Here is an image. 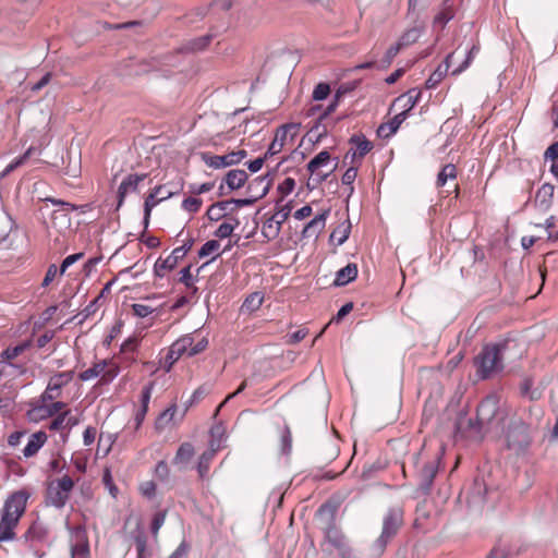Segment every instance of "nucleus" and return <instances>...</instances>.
Returning <instances> with one entry per match:
<instances>
[{
  "instance_id": "f257e3e1",
  "label": "nucleus",
  "mask_w": 558,
  "mask_h": 558,
  "mask_svg": "<svg viewBox=\"0 0 558 558\" xmlns=\"http://www.w3.org/2000/svg\"><path fill=\"white\" fill-rule=\"evenodd\" d=\"M31 492L27 488L13 492L8 496L1 510L0 542L15 538V527L25 513Z\"/></svg>"
},
{
  "instance_id": "f03ea898",
  "label": "nucleus",
  "mask_w": 558,
  "mask_h": 558,
  "mask_svg": "<svg viewBox=\"0 0 558 558\" xmlns=\"http://www.w3.org/2000/svg\"><path fill=\"white\" fill-rule=\"evenodd\" d=\"M317 514L324 519L323 530L326 541L337 549L340 558H356L345 535L337 526V505L330 501L324 502L318 508Z\"/></svg>"
},
{
  "instance_id": "7ed1b4c3",
  "label": "nucleus",
  "mask_w": 558,
  "mask_h": 558,
  "mask_svg": "<svg viewBox=\"0 0 558 558\" xmlns=\"http://www.w3.org/2000/svg\"><path fill=\"white\" fill-rule=\"evenodd\" d=\"M441 460V452L437 450L430 453L422 449L412 458L414 468V477L417 484V490L422 495H428L432 492L434 480L438 473Z\"/></svg>"
},
{
  "instance_id": "20e7f679",
  "label": "nucleus",
  "mask_w": 558,
  "mask_h": 558,
  "mask_svg": "<svg viewBox=\"0 0 558 558\" xmlns=\"http://www.w3.org/2000/svg\"><path fill=\"white\" fill-rule=\"evenodd\" d=\"M508 347V341L485 344L474 357L476 375L481 379H488L494 374L502 371V353Z\"/></svg>"
},
{
  "instance_id": "39448f33",
  "label": "nucleus",
  "mask_w": 558,
  "mask_h": 558,
  "mask_svg": "<svg viewBox=\"0 0 558 558\" xmlns=\"http://www.w3.org/2000/svg\"><path fill=\"white\" fill-rule=\"evenodd\" d=\"M404 512L401 507H391L383 518V527L380 535L372 545V553L375 557L384 555L388 544L398 535L404 524Z\"/></svg>"
},
{
  "instance_id": "423d86ee",
  "label": "nucleus",
  "mask_w": 558,
  "mask_h": 558,
  "mask_svg": "<svg viewBox=\"0 0 558 558\" xmlns=\"http://www.w3.org/2000/svg\"><path fill=\"white\" fill-rule=\"evenodd\" d=\"M507 449L520 454L532 444L531 426L521 417L512 418L505 430Z\"/></svg>"
},
{
  "instance_id": "0eeeda50",
  "label": "nucleus",
  "mask_w": 558,
  "mask_h": 558,
  "mask_svg": "<svg viewBox=\"0 0 558 558\" xmlns=\"http://www.w3.org/2000/svg\"><path fill=\"white\" fill-rule=\"evenodd\" d=\"M74 488V481L69 475L50 482L46 490V504L61 509L65 506L70 498V494Z\"/></svg>"
},
{
  "instance_id": "6e6552de",
  "label": "nucleus",
  "mask_w": 558,
  "mask_h": 558,
  "mask_svg": "<svg viewBox=\"0 0 558 558\" xmlns=\"http://www.w3.org/2000/svg\"><path fill=\"white\" fill-rule=\"evenodd\" d=\"M194 239L190 238L183 245L175 247L172 253L166 257H159L154 265V274L157 277L162 278L167 271L173 270L179 260L185 257V255L192 250Z\"/></svg>"
},
{
  "instance_id": "1a4fd4ad",
  "label": "nucleus",
  "mask_w": 558,
  "mask_h": 558,
  "mask_svg": "<svg viewBox=\"0 0 558 558\" xmlns=\"http://www.w3.org/2000/svg\"><path fill=\"white\" fill-rule=\"evenodd\" d=\"M299 123H287L276 130L275 137L266 151V157L278 155L284 147L288 136L291 141L298 135Z\"/></svg>"
},
{
  "instance_id": "9d476101",
  "label": "nucleus",
  "mask_w": 558,
  "mask_h": 558,
  "mask_svg": "<svg viewBox=\"0 0 558 558\" xmlns=\"http://www.w3.org/2000/svg\"><path fill=\"white\" fill-rule=\"evenodd\" d=\"M493 490L488 487L484 477H475L470 487L465 490L466 502L470 507H482L486 500L487 495Z\"/></svg>"
},
{
  "instance_id": "9b49d317",
  "label": "nucleus",
  "mask_w": 558,
  "mask_h": 558,
  "mask_svg": "<svg viewBox=\"0 0 558 558\" xmlns=\"http://www.w3.org/2000/svg\"><path fill=\"white\" fill-rule=\"evenodd\" d=\"M73 375V371L61 372L53 375L50 378L46 390L40 396V401H43L44 403L51 402L58 397H60L62 387L72 380Z\"/></svg>"
},
{
  "instance_id": "f8f14e48",
  "label": "nucleus",
  "mask_w": 558,
  "mask_h": 558,
  "mask_svg": "<svg viewBox=\"0 0 558 558\" xmlns=\"http://www.w3.org/2000/svg\"><path fill=\"white\" fill-rule=\"evenodd\" d=\"M246 150L240 149L236 151H231L230 154L223 156L202 153L201 158L208 167L214 169H220L239 163L242 159L246 157Z\"/></svg>"
},
{
  "instance_id": "ddd939ff",
  "label": "nucleus",
  "mask_w": 558,
  "mask_h": 558,
  "mask_svg": "<svg viewBox=\"0 0 558 558\" xmlns=\"http://www.w3.org/2000/svg\"><path fill=\"white\" fill-rule=\"evenodd\" d=\"M39 402V404L33 405L32 409L26 412V417L29 422L37 423L48 417H52L66 407L62 401H56L51 404H48V402L44 403L40 400Z\"/></svg>"
},
{
  "instance_id": "4468645a",
  "label": "nucleus",
  "mask_w": 558,
  "mask_h": 558,
  "mask_svg": "<svg viewBox=\"0 0 558 558\" xmlns=\"http://www.w3.org/2000/svg\"><path fill=\"white\" fill-rule=\"evenodd\" d=\"M349 143L352 147L345 154V159L350 158L351 163H354L356 158H364L374 147L373 143L362 133L352 135Z\"/></svg>"
},
{
  "instance_id": "2eb2a0df",
  "label": "nucleus",
  "mask_w": 558,
  "mask_h": 558,
  "mask_svg": "<svg viewBox=\"0 0 558 558\" xmlns=\"http://www.w3.org/2000/svg\"><path fill=\"white\" fill-rule=\"evenodd\" d=\"M337 107H326V110L319 114L310 132L316 133L317 138L326 136L330 129H332L343 117L336 119L331 118Z\"/></svg>"
},
{
  "instance_id": "dca6fc26",
  "label": "nucleus",
  "mask_w": 558,
  "mask_h": 558,
  "mask_svg": "<svg viewBox=\"0 0 558 558\" xmlns=\"http://www.w3.org/2000/svg\"><path fill=\"white\" fill-rule=\"evenodd\" d=\"M49 535L48 526L39 519H36L32 522L28 529L23 534L22 538L26 544H29L31 547L45 543Z\"/></svg>"
},
{
  "instance_id": "f3484780",
  "label": "nucleus",
  "mask_w": 558,
  "mask_h": 558,
  "mask_svg": "<svg viewBox=\"0 0 558 558\" xmlns=\"http://www.w3.org/2000/svg\"><path fill=\"white\" fill-rule=\"evenodd\" d=\"M499 409V401L495 396L484 398L476 409V416L480 424L488 425L496 416Z\"/></svg>"
},
{
  "instance_id": "a211bd4d",
  "label": "nucleus",
  "mask_w": 558,
  "mask_h": 558,
  "mask_svg": "<svg viewBox=\"0 0 558 558\" xmlns=\"http://www.w3.org/2000/svg\"><path fill=\"white\" fill-rule=\"evenodd\" d=\"M412 108L413 107H409L407 110H404L400 113H397L395 117L389 119L387 122H383L377 128V131H376L377 136L380 138L391 137L398 131V129L400 128L402 122L407 119V117Z\"/></svg>"
},
{
  "instance_id": "6ab92c4d",
  "label": "nucleus",
  "mask_w": 558,
  "mask_h": 558,
  "mask_svg": "<svg viewBox=\"0 0 558 558\" xmlns=\"http://www.w3.org/2000/svg\"><path fill=\"white\" fill-rule=\"evenodd\" d=\"M271 185L272 175L267 173L266 175L255 178L251 181L247 185V193L250 194V197H253L256 202L267 195Z\"/></svg>"
},
{
  "instance_id": "aec40b11",
  "label": "nucleus",
  "mask_w": 558,
  "mask_h": 558,
  "mask_svg": "<svg viewBox=\"0 0 558 558\" xmlns=\"http://www.w3.org/2000/svg\"><path fill=\"white\" fill-rule=\"evenodd\" d=\"M466 425H463V421L460 420L458 423V429L464 434L465 437L481 441L485 436V426L486 424H480L477 416L475 418L465 420Z\"/></svg>"
},
{
  "instance_id": "412c9836",
  "label": "nucleus",
  "mask_w": 558,
  "mask_h": 558,
  "mask_svg": "<svg viewBox=\"0 0 558 558\" xmlns=\"http://www.w3.org/2000/svg\"><path fill=\"white\" fill-rule=\"evenodd\" d=\"M145 178H146V174H129L121 182V184L119 185L118 195H117V197H118L117 209H119L122 206L126 194L130 191H132V192L136 191L138 183L142 182Z\"/></svg>"
},
{
  "instance_id": "4be33fe9",
  "label": "nucleus",
  "mask_w": 558,
  "mask_h": 558,
  "mask_svg": "<svg viewBox=\"0 0 558 558\" xmlns=\"http://www.w3.org/2000/svg\"><path fill=\"white\" fill-rule=\"evenodd\" d=\"M329 213L330 210L326 209L322 214L315 216L310 222H307L302 231L303 238H317L320 234V232L325 229L326 219Z\"/></svg>"
},
{
  "instance_id": "5701e85b",
  "label": "nucleus",
  "mask_w": 558,
  "mask_h": 558,
  "mask_svg": "<svg viewBox=\"0 0 558 558\" xmlns=\"http://www.w3.org/2000/svg\"><path fill=\"white\" fill-rule=\"evenodd\" d=\"M48 436L44 430H38L31 435L27 445L23 449L25 458H32L38 453L40 448L47 442Z\"/></svg>"
},
{
  "instance_id": "b1692460",
  "label": "nucleus",
  "mask_w": 558,
  "mask_h": 558,
  "mask_svg": "<svg viewBox=\"0 0 558 558\" xmlns=\"http://www.w3.org/2000/svg\"><path fill=\"white\" fill-rule=\"evenodd\" d=\"M248 175L245 170L233 169L226 173L223 182L229 191L239 190L247 182Z\"/></svg>"
},
{
  "instance_id": "393cba45",
  "label": "nucleus",
  "mask_w": 558,
  "mask_h": 558,
  "mask_svg": "<svg viewBox=\"0 0 558 558\" xmlns=\"http://www.w3.org/2000/svg\"><path fill=\"white\" fill-rule=\"evenodd\" d=\"M234 210L235 207H231V202H229V199L220 201L208 207L206 216L210 221H219L227 216L228 211Z\"/></svg>"
},
{
  "instance_id": "a878e982",
  "label": "nucleus",
  "mask_w": 558,
  "mask_h": 558,
  "mask_svg": "<svg viewBox=\"0 0 558 558\" xmlns=\"http://www.w3.org/2000/svg\"><path fill=\"white\" fill-rule=\"evenodd\" d=\"M44 143H40L39 146H31L26 149V151L20 156L19 158L14 159L12 162H10L7 168L4 169L2 175H7L10 172L14 171L19 167L23 166L31 157L34 155H40L43 151Z\"/></svg>"
},
{
  "instance_id": "bb28decb",
  "label": "nucleus",
  "mask_w": 558,
  "mask_h": 558,
  "mask_svg": "<svg viewBox=\"0 0 558 558\" xmlns=\"http://www.w3.org/2000/svg\"><path fill=\"white\" fill-rule=\"evenodd\" d=\"M357 276V266L354 263H349L345 267L341 268L336 274L333 284L337 287H343L349 282L353 281Z\"/></svg>"
},
{
  "instance_id": "cd10ccee",
  "label": "nucleus",
  "mask_w": 558,
  "mask_h": 558,
  "mask_svg": "<svg viewBox=\"0 0 558 558\" xmlns=\"http://www.w3.org/2000/svg\"><path fill=\"white\" fill-rule=\"evenodd\" d=\"M214 441L210 442V448L204 451L197 463V472L201 478H205L210 468L211 460L214 459L217 448H214Z\"/></svg>"
},
{
  "instance_id": "c85d7f7f",
  "label": "nucleus",
  "mask_w": 558,
  "mask_h": 558,
  "mask_svg": "<svg viewBox=\"0 0 558 558\" xmlns=\"http://www.w3.org/2000/svg\"><path fill=\"white\" fill-rule=\"evenodd\" d=\"M351 232V222L349 219L338 225L330 233V242H336L337 245H342L349 238Z\"/></svg>"
},
{
  "instance_id": "c756f323",
  "label": "nucleus",
  "mask_w": 558,
  "mask_h": 558,
  "mask_svg": "<svg viewBox=\"0 0 558 558\" xmlns=\"http://www.w3.org/2000/svg\"><path fill=\"white\" fill-rule=\"evenodd\" d=\"M213 36L207 34L197 38L189 40L182 48L184 52H198L203 51L210 44Z\"/></svg>"
},
{
  "instance_id": "7c9ffc66",
  "label": "nucleus",
  "mask_w": 558,
  "mask_h": 558,
  "mask_svg": "<svg viewBox=\"0 0 558 558\" xmlns=\"http://www.w3.org/2000/svg\"><path fill=\"white\" fill-rule=\"evenodd\" d=\"M109 364H110V361H108V360L99 361V362L95 363L92 367L80 373L78 378L82 381H86L92 378L98 377L107 368V366H109Z\"/></svg>"
},
{
  "instance_id": "2f4dec72",
  "label": "nucleus",
  "mask_w": 558,
  "mask_h": 558,
  "mask_svg": "<svg viewBox=\"0 0 558 558\" xmlns=\"http://www.w3.org/2000/svg\"><path fill=\"white\" fill-rule=\"evenodd\" d=\"M359 84V80L340 84L335 92L333 101L330 105H337L338 102L342 101L347 95L353 93L356 89Z\"/></svg>"
},
{
  "instance_id": "473e14b6",
  "label": "nucleus",
  "mask_w": 558,
  "mask_h": 558,
  "mask_svg": "<svg viewBox=\"0 0 558 558\" xmlns=\"http://www.w3.org/2000/svg\"><path fill=\"white\" fill-rule=\"evenodd\" d=\"M31 344H32L31 340H26V341H23L22 343H19L15 347H9L1 352V359L4 362L10 363L12 360H14L20 354H22L24 351H26L31 347Z\"/></svg>"
},
{
  "instance_id": "72a5a7b5",
  "label": "nucleus",
  "mask_w": 558,
  "mask_h": 558,
  "mask_svg": "<svg viewBox=\"0 0 558 558\" xmlns=\"http://www.w3.org/2000/svg\"><path fill=\"white\" fill-rule=\"evenodd\" d=\"M195 453L194 446L191 442H183L180 445L177 450L175 457L173 459L174 464H181L189 462Z\"/></svg>"
},
{
  "instance_id": "f704fd0d",
  "label": "nucleus",
  "mask_w": 558,
  "mask_h": 558,
  "mask_svg": "<svg viewBox=\"0 0 558 558\" xmlns=\"http://www.w3.org/2000/svg\"><path fill=\"white\" fill-rule=\"evenodd\" d=\"M281 231V225L276 221L272 217L267 219L263 223L262 234L267 239V241H271L276 239Z\"/></svg>"
},
{
  "instance_id": "c9c22d12",
  "label": "nucleus",
  "mask_w": 558,
  "mask_h": 558,
  "mask_svg": "<svg viewBox=\"0 0 558 558\" xmlns=\"http://www.w3.org/2000/svg\"><path fill=\"white\" fill-rule=\"evenodd\" d=\"M292 450V435L290 427L287 423L280 429V452L281 454L289 456Z\"/></svg>"
},
{
  "instance_id": "e433bc0d",
  "label": "nucleus",
  "mask_w": 558,
  "mask_h": 558,
  "mask_svg": "<svg viewBox=\"0 0 558 558\" xmlns=\"http://www.w3.org/2000/svg\"><path fill=\"white\" fill-rule=\"evenodd\" d=\"M162 190V186L159 185V186H156L145 198V202H144V209L145 210H149L151 211L153 208L159 203L161 202L162 199H166V198H169L170 196H172V193L171 192H168L166 195L161 196L158 198V195H159V192Z\"/></svg>"
},
{
  "instance_id": "4c0bfd02",
  "label": "nucleus",
  "mask_w": 558,
  "mask_h": 558,
  "mask_svg": "<svg viewBox=\"0 0 558 558\" xmlns=\"http://www.w3.org/2000/svg\"><path fill=\"white\" fill-rule=\"evenodd\" d=\"M533 379L531 377H524L520 384V395L522 397L529 398L531 401H536L541 398V392L538 390H532Z\"/></svg>"
},
{
  "instance_id": "58836bf2",
  "label": "nucleus",
  "mask_w": 558,
  "mask_h": 558,
  "mask_svg": "<svg viewBox=\"0 0 558 558\" xmlns=\"http://www.w3.org/2000/svg\"><path fill=\"white\" fill-rule=\"evenodd\" d=\"M330 159V154L327 150H323L307 163V170L311 172V174H314L320 167L327 165Z\"/></svg>"
},
{
  "instance_id": "ea45409f",
  "label": "nucleus",
  "mask_w": 558,
  "mask_h": 558,
  "mask_svg": "<svg viewBox=\"0 0 558 558\" xmlns=\"http://www.w3.org/2000/svg\"><path fill=\"white\" fill-rule=\"evenodd\" d=\"M422 29L420 27H412L405 31L398 39L399 46L402 48L411 46L416 43L421 37Z\"/></svg>"
},
{
  "instance_id": "a19ab883",
  "label": "nucleus",
  "mask_w": 558,
  "mask_h": 558,
  "mask_svg": "<svg viewBox=\"0 0 558 558\" xmlns=\"http://www.w3.org/2000/svg\"><path fill=\"white\" fill-rule=\"evenodd\" d=\"M232 222H223L221 223L217 230L214 232V235L219 239L228 238L232 234L234 229L240 225V221L238 218H230Z\"/></svg>"
},
{
  "instance_id": "79ce46f5",
  "label": "nucleus",
  "mask_w": 558,
  "mask_h": 558,
  "mask_svg": "<svg viewBox=\"0 0 558 558\" xmlns=\"http://www.w3.org/2000/svg\"><path fill=\"white\" fill-rule=\"evenodd\" d=\"M457 178V168L453 163H448L442 167L437 175V185L444 186L448 179L454 180Z\"/></svg>"
},
{
  "instance_id": "37998d69",
  "label": "nucleus",
  "mask_w": 558,
  "mask_h": 558,
  "mask_svg": "<svg viewBox=\"0 0 558 558\" xmlns=\"http://www.w3.org/2000/svg\"><path fill=\"white\" fill-rule=\"evenodd\" d=\"M177 412V404H171L169 408H167L156 420V428L157 429H163L167 424H169Z\"/></svg>"
},
{
  "instance_id": "c03bdc74",
  "label": "nucleus",
  "mask_w": 558,
  "mask_h": 558,
  "mask_svg": "<svg viewBox=\"0 0 558 558\" xmlns=\"http://www.w3.org/2000/svg\"><path fill=\"white\" fill-rule=\"evenodd\" d=\"M175 344H171L167 355L165 356L162 367L168 373L171 371L173 364L184 355L181 351L175 350Z\"/></svg>"
},
{
  "instance_id": "a18cd8bd",
  "label": "nucleus",
  "mask_w": 558,
  "mask_h": 558,
  "mask_svg": "<svg viewBox=\"0 0 558 558\" xmlns=\"http://www.w3.org/2000/svg\"><path fill=\"white\" fill-rule=\"evenodd\" d=\"M192 265H187L180 271L179 282L183 283L187 289L191 290L192 294L197 292V287L194 284V279L191 274Z\"/></svg>"
},
{
  "instance_id": "49530a36",
  "label": "nucleus",
  "mask_w": 558,
  "mask_h": 558,
  "mask_svg": "<svg viewBox=\"0 0 558 558\" xmlns=\"http://www.w3.org/2000/svg\"><path fill=\"white\" fill-rule=\"evenodd\" d=\"M330 92H331L330 85L326 82H320L314 87V90L312 94V99L314 101H323V100L327 99Z\"/></svg>"
},
{
  "instance_id": "de8ad7c7",
  "label": "nucleus",
  "mask_w": 558,
  "mask_h": 558,
  "mask_svg": "<svg viewBox=\"0 0 558 558\" xmlns=\"http://www.w3.org/2000/svg\"><path fill=\"white\" fill-rule=\"evenodd\" d=\"M294 186H295V181H294V179H292V178H286V179L283 180V182H282V183H280V184L278 185V187H277V192L280 194V198H279V201L277 202V204H278V203H280V202H282V201H283V198L294 190Z\"/></svg>"
},
{
  "instance_id": "09e8293b",
  "label": "nucleus",
  "mask_w": 558,
  "mask_h": 558,
  "mask_svg": "<svg viewBox=\"0 0 558 558\" xmlns=\"http://www.w3.org/2000/svg\"><path fill=\"white\" fill-rule=\"evenodd\" d=\"M71 413V410L59 412V414L50 422L48 428L50 430H60L65 428V418Z\"/></svg>"
},
{
  "instance_id": "8fccbe9b",
  "label": "nucleus",
  "mask_w": 558,
  "mask_h": 558,
  "mask_svg": "<svg viewBox=\"0 0 558 558\" xmlns=\"http://www.w3.org/2000/svg\"><path fill=\"white\" fill-rule=\"evenodd\" d=\"M193 342V338L186 335L174 341L173 344H175V350L181 351L183 354L189 356V351L192 349Z\"/></svg>"
},
{
  "instance_id": "3c124183",
  "label": "nucleus",
  "mask_w": 558,
  "mask_h": 558,
  "mask_svg": "<svg viewBox=\"0 0 558 558\" xmlns=\"http://www.w3.org/2000/svg\"><path fill=\"white\" fill-rule=\"evenodd\" d=\"M203 201L197 197H187L182 202V208L191 214L197 213L202 207Z\"/></svg>"
},
{
  "instance_id": "603ef678",
  "label": "nucleus",
  "mask_w": 558,
  "mask_h": 558,
  "mask_svg": "<svg viewBox=\"0 0 558 558\" xmlns=\"http://www.w3.org/2000/svg\"><path fill=\"white\" fill-rule=\"evenodd\" d=\"M220 247V243L217 240H209L207 241L198 251V257L203 258L206 257L216 251H218Z\"/></svg>"
},
{
  "instance_id": "864d4df0",
  "label": "nucleus",
  "mask_w": 558,
  "mask_h": 558,
  "mask_svg": "<svg viewBox=\"0 0 558 558\" xmlns=\"http://www.w3.org/2000/svg\"><path fill=\"white\" fill-rule=\"evenodd\" d=\"M291 210H292V205L290 202L286 205L280 206L277 209V211L275 213V215L272 216V218L282 226V223L289 218Z\"/></svg>"
},
{
  "instance_id": "5fc2aeb1",
  "label": "nucleus",
  "mask_w": 558,
  "mask_h": 558,
  "mask_svg": "<svg viewBox=\"0 0 558 558\" xmlns=\"http://www.w3.org/2000/svg\"><path fill=\"white\" fill-rule=\"evenodd\" d=\"M263 300H264L263 295L255 292L245 299L243 306H245L246 308H248L251 311H255V310L259 308V306L263 303Z\"/></svg>"
},
{
  "instance_id": "6e6d98bb",
  "label": "nucleus",
  "mask_w": 558,
  "mask_h": 558,
  "mask_svg": "<svg viewBox=\"0 0 558 558\" xmlns=\"http://www.w3.org/2000/svg\"><path fill=\"white\" fill-rule=\"evenodd\" d=\"M420 96H421V90L412 88L405 95H402V96L396 98L393 100L392 105H395L396 101L403 100V99L405 100L404 105H415L420 100Z\"/></svg>"
},
{
  "instance_id": "4d7b16f0",
  "label": "nucleus",
  "mask_w": 558,
  "mask_h": 558,
  "mask_svg": "<svg viewBox=\"0 0 558 558\" xmlns=\"http://www.w3.org/2000/svg\"><path fill=\"white\" fill-rule=\"evenodd\" d=\"M480 48L477 46H472V48L468 51L465 60L462 62V64L452 71L453 75L460 74L462 71H464L470 63L472 62L474 56L478 52Z\"/></svg>"
},
{
  "instance_id": "13d9d810",
  "label": "nucleus",
  "mask_w": 558,
  "mask_h": 558,
  "mask_svg": "<svg viewBox=\"0 0 558 558\" xmlns=\"http://www.w3.org/2000/svg\"><path fill=\"white\" fill-rule=\"evenodd\" d=\"M357 175V167H350L342 175V184L350 186V194L353 192V182Z\"/></svg>"
},
{
  "instance_id": "bf43d9fd",
  "label": "nucleus",
  "mask_w": 558,
  "mask_h": 558,
  "mask_svg": "<svg viewBox=\"0 0 558 558\" xmlns=\"http://www.w3.org/2000/svg\"><path fill=\"white\" fill-rule=\"evenodd\" d=\"M135 545L137 550V558H145L147 549V536L144 533H140L135 536Z\"/></svg>"
},
{
  "instance_id": "052dcab7",
  "label": "nucleus",
  "mask_w": 558,
  "mask_h": 558,
  "mask_svg": "<svg viewBox=\"0 0 558 558\" xmlns=\"http://www.w3.org/2000/svg\"><path fill=\"white\" fill-rule=\"evenodd\" d=\"M119 374V367L110 362L109 366L101 373V383H110Z\"/></svg>"
},
{
  "instance_id": "680f3d73",
  "label": "nucleus",
  "mask_w": 558,
  "mask_h": 558,
  "mask_svg": "<svg viewBox=\"0 0 558 558\" xmlns=\"http://www.w3.org/2000/svg\"><path fill=\"white\" fill-rule=\"evenodd\" d=\"M153 389H154V381H150L143 388L142 393H141V409L148 411V403H149V400L151 397Z\"/></svg>"
},
{
  "instance_id": "e2e57ef3",
  "label": "nucleus",
  "mask_w": 558,
  "mask_h": 558,
  "mask_svg": "<svg viewBox=\"0 0 558 558\" xmlns=\"http://www.w3.org/2000/svg\"><path fill=\"white\" fill-rule=\"evenodd\" d=\"M554 195V185L546 183L536 193V198H543L542 203L547 202Z\"/></svg>"
},
{
  "instance_id": "0e129e2a",
  "label": "nucleus",
  "mask_w": 558,
  "mask_h": 558,
  "mask_svg": "<svg viewBox=\"0 0 558 558\" xmlns=\"http://www.w3.org/2000/svg\"><path fill=\"white\" fill-rule=\"evenodd\" d=\"M165 519H166L165 511H159V512L155 513L153 521H151V526H150L151 533L154 536H157L159 529L161 527V525L165 522Z\"/></svg>"
},
{
  "instance_id": "69168bd1",
  "label": "nucleus",
  "mask_w": 558,
  "mask_h": 558,
  "mask_svg": "<svg viewBox=\"0 0 558 558\" xmlns=\"http://www.w3.org/2000/svg\"><path fill=\"white\" fill-rule=\"evenodd\" d=\"M170 469L166 461H159L155 468V475L161 480L166 481L169 477Z\"/></svg>"
},
{
  "instance_id": "338daca9",
  "label": "nucleus",
  "mask_w": 558,
  "mask_h": 558,
  "mask_svg": "<svg viewBox=\"0 0 558 558\" xmlns=\"http://www.w3.org/2000/svg\"><path fill=\"white\" fill-rule=\"evenodd\" d=\"M51 77H52V74L50 72H47L46 74L43 75V77L40 80H38L36 83H28V86H29V89L32 92H39L40 89H43L46 85H48V83L51 81Z\"/></svg>"
},
{
  "instance_id": "774afa93",
  "label": "nucleus",
  "mask_w": 558,
  "mask_h": 558,
  "mask_svg": "<svg viewBox=\"0 0 558 558\" xmlns=\"http://www.w3.org/2000/svg\"><path fill=\"white\" fill-rule=\"evenodd\" d=\"M452 17H453V15L450 12V10L444 9L435 15L433 23L435 25L439 24V25L445 26Z\"/></svg>"
}]
</instances>
